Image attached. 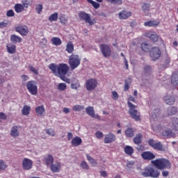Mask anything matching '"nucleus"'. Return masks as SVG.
Returning a JSON list of instances; mask_svg holds the SVG:
<instances>
[{
    "label": "nucleus",
    "mask_w": 178,
    "mask_h": 178,
    "mask_svg": "<svg viewBox=\"0 0 178 178\" xmlns=\"http://www.w3.org/2000/svg\"><path fill=\"white\" fill-rule=\"evenodd\" d=\"M26 88L31 94V95H37L38 93V86H37V82L34 81H29L26 83Z\"/></svg>",
    "instance_id": "nucleus-7"
},
{
    "label": "nucleus",
    "mask_w": 178,
    "mask_h": 178,
    "mask_svg": "<svg viewBox=\"0 0 178 178\" xmlns=\"http://www.w3.org/2000/svg\"><path fill=\"white\" fill-rule=\"evenodd\" d=\"M47 134H48L49 136H51V137H54L55 136V131H54V129H47L45 130Z\"/></svg>",
    "instance_id": "nucleus-51"
},
{
    "label": "nucleus",
    "mask_w": 178,
    "mask_h": 178,
    "mask_svg": "<svg viewBox=\"0 0 178 178\" xmlns=\"http://www.w3.org/2000/svg\"><path fill=\"white\" fill-rule=\"evenodd\" d=\"M127 104L129 108V113L131 118L132 119H134V120H136V122H140L141 119L140 118V113L138 112V111H137V109H136L137 106L130 102H128Z\"/></svg>",
    "instance_id": "nucleus-5"
},
{
    "label": "nucleus",
    "mask_w": 178,
    "mask_h": 178,
    "mask_svg": "<svg viewBox=\"0 0 178 178\" xmlns=\"http://www.w3.org/2000/svg\"><path fill=\"white\" fill-rule=\"evenodd\" d=\"M10 41L13 44H17V42H22V38L20 36H17L16 35H11L10 36Z\"/></svg>",
    "instance_id": "nucleus-32"
},
{
    "label": "nucleus",
    "mask_w": 178,
    "mask_h": 178,
    "mask_svg": "<svg viewBox=\"0 0 178 178\" xmlns=\"http://www.w3.org/2000/svg\"><path fill=\"white\" fill-rule=\"evenodd\" d=\"M116 141V135L113 133H108L105 135L104 143V144H112Z\"/></svg>",
    "instance_id": "nucleus-13"
},
{
    "label": "nucleus",
    "mask_w": 178,
    "mask_h": 178,
    "mask_svg": "<svg viewBox=\"0 0 178 178\" xmlns=\"http://www.w3.org/2000/svg\"><path fill=\"white\" fill-rule=\"evenodd\" d=\"M6 169V163L3 160H0V172Z\"/></svg>",
    "instance_id": "nucleus-50"
},
{
    "label": "nucleus",
    "mask_w": 178,
    "mask_h": 178,
    "mask_svg": "<svg viewBox=\"0 0 178 178\" xmlns=\"http://www.w3.org/2000/svg\"><path fill=\"white\" fill-rule=\"evenodd\" d=\"M112 98L114 99V101H118L119 99V95L118 94V92L116 91H113L112 92Z\"/></svg>",
    "instance_id": "nucleus-55"
},
{
    "label": "nucleus",
    "mask_w": 178,
    "mask_h": 178,
    "mask_svg": "<svg viewBox=\"0 0 178 178\" xmlns=\"http://www.w3.org/2000/svg\"><path fill=\"white\" fill-rule=\"evenodd\" d=\"M66 51L68 52V54H72L73 51H74V46L71 41L67 44Z\"/></svg>",
    "instance_id": "nucleus-36"
},
{
    "label": "nucleus",
    "mask_w": 178,
    "mask_h": 178,
    "mask_svg": "<svg viewBox=\"0 0 178 178\" xmlns=\"http://www.w3.org/2000/svg\"><path fill=\"white\" fill-rule=\"evenodd\" d=\"M90 3L93 6V8H95V9H98V8H99V3H97V2L93 1Z\"/></svg>",
    "instance_id": "nucleus-59"
},
{
    "label": "nucleus",
    "mask_w": 178,
    "mask_h": 178,
    "mask_svg": "<svg viewBox=\"0 0 178 178\" xmlns=\"http://www.w3.org/2000/svg\"><path fill=\"white\" fill-rule=\"evenodd\" d=\"M177 113V108L175 106L168 107L167 109V113L168 116H173Z\"/></svg>",
    "instance_id": "nucleus-29"
},
{
    "label": "nucleus",
    "mask_w": 178,
    "mask_h": 178,
    "mask_svg": "<svg viewBox=\"0 0 178 178\" xmlns=\"http://www.w3.org/2000/svg\"><path fill=\"white\" fill-rule=\"evenodd\" d=\"M162 176L163 177H168V176H169V171H163Z\"/></svg>",
    "instance_id": "nucleus-63"
},
{
    "label": "nucleus",
    "mask_w": 178,
    "mask_h": 178,
    "mask_svg": "<svg viewBox=\"0 0 178 178\" xmlns=\"http://www.w3.org/2000/svg\"><path fill=\"white\" fill-rule=\"evenodd\" d=\"M141 156L144 161H152L156 158L155 154L149 151L142 152Z\"/></svg>",
    "instance_id": "nucleus-15"
},
{
    "label": "nucleus",
    "mask_w": 178,
    "mask_h": 178,
    "mask_svg": "<svg viewBox=\"0 0 178 178\" xmlns=\"http://www.w3.org/2000/svg\"><path fill=\"white\" fill-rule=\"evenodd\" d=\"M68 63L72 70L74 69H77L79 66H80V63H81V58L77 54H72L69 57Z\"/></svg>",
    "instance_id": "nucleus-4"
},
{
    "label": "nucleus",
    "mask_w": 178,
    "mask_h": 178,
    "mask_svg": "<svg viewBox=\"0 0 178 178\" xmlns=\"http://www.w3.org/2000/svg\"><path fill=\"white\" fill-rule=\"evenodd\" d=\"M131 11H127V10H122L119 13L118 16L120 19V20H126V19H129V17H131Z\"/></svg>",
    "instance_id": "nucleus-16"
},
{
    "label": "nucleus",
    "mask_w": 178,
    "mask_h": 178,
    "mask_svg": "<svg viewBox=\"0 0 178 178\" xmlns=\"http://www.w3.org/2000/svg\"><path fill=\"white\" fill-rule=\"evenodd\" d=\"M35 10L38 15L42 12V5L38 4L35 7Z\"/></svg>",
    "instance_id": "nucleus-52"
},
{
    "label": "nucleus",
    "mask_w": 178,
    "mask_h": 178,
    "mask_svg": "<svg viewBox=\"0 0 178 178\" xmlns=\"http://www.w3.org/2000/svg\"><path fill=\"white\" fill-rule=\"evenodd\" d=\"M71 88L72 90H79L80 88V83H79L78 80H74L71 83Z\"/></svg>",
    "instance_id": "nucleus-38"
},
{
    "label": "nucleus",
    "mask_w": 178,
    "mask_h": 178,
    "mask_svg": "<svg viewBox=\"0 0 178 178\" xmlns=\"http://www.w3.org/2000/svg\"><path fill=\"white\" fill-rule=\"evenodd\" d=\"M21 79H22V81H27L29 79V76L27 75H22Z\"/></svg>",
    "instance_id": "nucleus-64"
},
{
    "label": "nucleus",
    "mask_w": 178,
    "mask_h": 178,
    "mask_svg": "<svg viewBox=\"0 0 178 178\" xmlns=\"http://www.w3.org/2000/svg\"><path fill=\"white\" fill-rule=\"evenodd\" d=\"M29 69L34 74H38V70L35 69L33 65H29Z\"/></svg>",
    "instance_id": "nucleus-57"
},
{
    "label": "nucleus",
    "mask_w": 178,
    "mask_h": 178,
    "mask_svg": "<svg viewBox=\"0 0 178 178\" xmlns=\"http://www.w3.org/2000/svg\"><path fill=\"white\" fill-rule=\"evenodd\" d=\"M6 114H5V113L0 112V119H1L2 120H6Z\"/></svg>",
    "instance_id": "nucleus-60"
},
{
    "label": "nucleus",
    "mask_w": 178,
    "mask_h": 178,
    "mask_svg": "<svg viewBox=\"0 0 178 178\" xmlns=\"http://www.w3.org/2000/svg\"><path fill=\"white\" fill-rule=\"evenodd\" d=\"M67 137L68 141H70V140H72V138H73V134L72 132H68Z\"/></svg>",
    "instance_id": "nucleus-61"
},
{
    "label": "nucleus",
    "mask_w": 178,
    "mask_h": 178,
    "mask_svg": "<svg viewBox=\"0 0 178 178\" xmlns=\"http://www.w3.org/2000/svg\"><path fill=\"white\" fill-rule=\"evenodd\" d=\"M81 143H83V140L79 136L74 137L71 141L72 147H79V145H81Z\"/></svg>",
    "instance_id": "nucleus-21"
},
{
    "label": "nucleus",
    "mask_w": 178,
    "mask_h": 178,
    "mask_svg": "<svg viewBox=\"0 0 178 178\" xmlns=\"http://www.w3.org/2000/svg\"><path fill=\"white\" fill-rule=\"evenodd\" d=\"M78 16L81 22L88 23L90 26H94V24L97 23V20H95V19H91V16L84 11H80L78 14Z\"/></svg>",
    "instance_id": "nucleus-6"
},
{
    "label": "nucleus",
    "mask_w": 178,
    "mask_h": 178,
    "mask_svg": "<svg viewBox=\"0 0 178 178\" xmlns=\"http://www.w3.org/2000/svg\"><path fill=\"white\" fill-rule=\"evenodd\" d=\"M72 109L73 111H74V112H80L83 111V109H84V106L80 105H75L73 106Z\"/></svg>",
    "instance_id": "nucleus-46"
},
{
    "label": "nucleus",
    "mask_w": 178,
    "mask_h": 178,
    "mask_svg": "<svg viewBox=\"0 0 178 178\" xmlns=\"http://www.w3.org/2000/svg\"><path fill=\"white\" fill-rule=\"evenodd\" d=\"M143 177L158 178L161 175L159 170L152 166H147L144 168V172L141 173Z\"/></svg>",
    "instance_id": "nucleus-3"
},
{
    "label": "nucleus",
    "mask_w": 178,
    "mask_h": 178,
    "mask_svg": "<svg viewBox=\"0 0 178 178\" xmlns=\"http://www.w3.org/2000/svg\"><path fill=\"white\" fill-rule=\"evenodd\" d=\"M8 26V23L6 22H0V29H3Z\"/></svg>",
    "instance_id": "nucleus-62"
},
{
    "label": "nucleus",
    "mask_w": 178,
    "mask_h": 178,
    "mask_svg": "<svg viewBox=\"0 0 178 178\" xmlns=\"http://www.w3.org/2000/svg\"><path fill=\"white\" fill-rule=\"evenodd\" d=\"M10 136H12V137H19V130L17 126H14L11 128Z\"/></svg>",
    "instance_id": "nucleus-33"
},
{
    "label": "nucleus",
    "mask_w": 178,
    "mask_h": 178,
    "mask_svg": "<svg viewBox=\"0 0 178 178\" xmlns=\"http://www.w3.org/2000/svg\"><path fill=\"white\" fill-rule=\"evenodd\" d=\"M124 151L127 155L131 156L134 154V149L131 146L127 145L124 148Z\"/></svg>",
    "instance_id": "nucleus-28"
},
{
    "label": "nucleus",
    "mask_w": 178,
    "mask_h": 178,
    "mask_svg": "<svg viewBox=\"0 0 178 178\" xmlns=\"http://www.w3.org/2000/svg\"><path fill=\"white\" fill-rule=\"evenodd\" d=\"M151 163L156 168L159 170H163L165 169H170L172 168V163L166 159H156V160H152Z\"/></svg>",
    "instance_id": "nucleus-2"
},
{
    "label": "nucleus",
    "mask_w": 178,
    "mask_h": 178,
    "mask_svg": "<svg viewBox=\"0 0 178 178\" xmlns=\"http://www.w3.org/2000/svg\"><path fill=\"white\" fill-rule=\"evenodd\" d=\"M159 21L149 20L144 23L145 27H158L159 26Z\"/></svg>",
    "instance_id": "nucleus-20"
},
{
    "label": "nucleus",
    "mask_w": 178,
    "mask_h": 178,
    "mask_svg": "<svg viewBox=\"0 0 178 178\" xmlns=\"http://www.w3.org/2000/svg\"><path fill=\"white\" fill-rule=\"evenodd\" d=\"M148 144L149 147L154 148V149H156L157 151H165V148H163V145L161 142H155L154 139H149L148 140Z\"/></svg>",
    "instance_id": "nucleus-10"
},
{
    "label": "nucleus",
    "mask_w": 178,
    "mask_h": 178,
    "mask_svg": "<svg viewBox=\"0 0 178 178\" xmlns=\"http://www.w3.org/2000/svg\"><path fill=\"white\" fill-rule=\"evenodd\" d=\"M49 69L54 76H58L60 79H64L69 72V65L66 63H60L58 65L51 63L49 65Z\"/></svg>",
    "instance_id": "nucleus-1"
},
{
    "label": "nucleus",
    "mask_w": 178,
    "mask_h": 178,
    "mask_svg": "<svg viewBox=\"0 0 178 178\" xmlns=\"http://www.w3.org/2000/svg\"><path fill=\"white\" fill-rule=\"evenodd\" d=\"M130 84H131V78L124 80V91H128V90L130 88Z\"/></svg>",
    "instance_id": "nucleus-37"
},
{
    "label": "nucleus",
    "mask_w": 178,
    "mask_h": 178,
    "mask_svg": "<svg viewBox=\"0 0 178 178\" xmlns=\"http://www.w3.org/2000/svg\"><path fill=\"white\" fill-rule=\"evenodd\" d=\"M164 137H172L173 136V132L170 129L165 130L162 132Z\"/></svg>",
    "instance_id": "nucleus-45"
},
{
    "label": "nucleus",
    "mask_w": 178,
    "mask_h": 178,
    "mask_svg": "<svg viewBox=\"0 0 178 178\" xmlns=\"http://www.w3.org/2000/svg\"><path fill=\"white\" fill-rule=\"evenodd\" d=\"M133 141L136 145L141 144V143H143V134H138L136 137L134 138Z\"/></svg>",
    "instance_id": "nucleus-26"
},
{
    "label": "nucleus",
    "mask_w": 178,
    "mask_h": 178,
    "mask_svg": "<svg viewBox=\"0 0 178 178\" xmlns=\"http://www.w3.org/2000/svg\"><path fill=\"white\" fill-rule=\"evenodd\" d=\"M86 158H87L88 162L90 163V165H92V166H97V161H95V159H92V157H91V156L87 154Z\"/></svg>",
    "instance_id": "nucleus-41"
},
{
    "label": "nucleus",
    "mask_w": 178,
    "mask_h": 178,
    "mask_svg": "<svg viewBox=\"0 0 178 178\" xmlns=\"http://www.w3.org/2000/svg\"><path fill=\"white\" fill-rule=\"evenodd\" d=\"M6 16L8 17H13V16H15V12L13 11V10H8L6 13Z\"/></svg>",
    "instance_id": "nucleus-56"
},
{
    "label": "nucleus",
    "mask_w": 178,
    "mask_h": 178,
    "mask_svg": "<svg viewBox=\"0 0 178 178\" xmlns=\"http://www.w3.org/2000/svg\"><path fill=\"white\" fill-rule=\"evenodd\" d=\"M33 168V161L30 159L25 158L22 160V168L24 170H30Z\"/></svg>",
    "instance_id": "nucleus-14"
},
{
    "label": "nucleus",
    "mask_w": 178,
    "mask_h": 178,
    "mask_svg": "<svg viewBox=\"0 0 178 178\" xmlns=\"http://www.w3.org/2000/svg\"><path fill=\"white\" fill-rule=\"evenodd\" d=\"M6 48L7 52H8V54H13L16 53V45L12 43H8L6 44Z\"/></svg>",
    "instance_id": "nucleus-22"
},
{
    "label": "nucleus",
    "mask_w": 178,
    "mask_h": 178,
    "mask_svg": "<svg viewBox=\"0 0 178 178\" xmlns=\"http://www.w3.org/2000/svg\"><path fill=\"white\" fill-rule=\"evenodd\" d=\"M164 101L167 105H173L175 104V97L170 95H166L164 97Z\"/></svg>",
    "instance_id": "nucleus-24"
},
{
    "label": "nucleus",
    "mask_w": 178,
    "mask_h": 178,
    "mask_svg": "<svg viewBox=\"0 0 178 178\" xmlns=\"http://www.w3.org/2000/svg\"><path fill=\"white\" fill-rule=\"evenodd\" d=\"M15 31L19 33L20 35H22V37H26V35L29 34V27L26 26L18 25L15 27Z\"/></svg>",
    "instance_id": "nucleus-12"
},
{
    "label": "nucleus",
    "mask_w": 178,
    "mask_h": 178,
    "mask_svg": "<svg viewBox=\"0 0 178 178\" xmlns=\"http://www.w3.org/2000/svg\"><path fill=\"white\" fill-rule=\"evenodd\" d=\"M110 3H113V5H122L123 3V1L122 0H106Z\"/></svg>",
    "instance_id": "nucleus-47"
},
{
    "label": "nucleus",
    "mask_w": 178,
    "mask_h": 178,
    "mask_svg": "<svg viewBox=\"0 0 178 178\" xmlns=\"http://www.w3.org/2000/svg\"><path fill=\"white\" fill-rule=\"evenodd\" d=\"M62 168V164L60 162H56L55 163H52L50 165L51 170L53 173H59L60 172V169Z\"/></svg>",
    "instance_id": "nucleus-18"
},
{
    "label": "nucleus",
    "mask_w": 178,
    "mask_h": 178,
    "mask_svg": "<svg viewBox=\"0 0 178 178\" xmlns=\"http://www.w3.org/2000/svg\"><path fill=\"white\" fill-rule=\"evenodd\" d=\"M51 42L53 45H56V47H58L59 45H62V40H60L58 37H54L51 39Z\"/></svg>",
    "instance_id": "nucleus-30"
},
{
    "label": "nucleus",
    "mask_w": 178,
    "mask_h": 178,
    "mask_svg": "<svg viewBox=\"0 0 178 178\" xmlns=\"http://www.w3.org/2000/svg\"><path fill=\"white\" fill-rule=\"evenodd\" d=\"M98 86V81L95 79H90L86 81V88L88 91L95 90Z\"/></svg>",
    "instance_id": "nucleus-9"
},
{
    "label": "nucleus",
    "mask_w": 178,
    "mask_h": 178,
    "mask_svg": "<svg viewBox=\"0 0 178 178\" xmlns=\"http://www.w3.org/2000/svg\"><path fill=\"white\" fill-rule=\"evenodd\" d=\"M145 37H147V38H149L152 41H154V42H156L158 41L159 36H158V34L154 31H149L145 34Z\"/></svg>",
    "instance_id": "nucleus-17"
},
{
    "label": "nucleus",
    "mask_w": 178,
    "mask_h": 178,
    "mask_svg": "<svg viewBox=\"0 0 178 178\" xmlns=\"http://www.w3.org/2000/svg\"><path fill=\"white\" fill-rule=\"evenodd\" d=\"M43 162H44L46 166H51L54 163V156L51 154L45 156Z\"/></svg>",
    "instance_id": "nucleus-19"
},
{
    "label": "nucleus",
    "mask_w": 178,
    "mask_h": 178,
    "mask_svg": "<svg viewBox=\"0 0 178 178\" xmlns=\"http://www.w3.org/2000/svg\"><path fill=\"white\" fill-rule=\"evenodd\" d=\"M86 112L87 115L90 116V118H95V111L94 110V107L88 106L86 108Z\"/></svg>",
    "instance_id": "nucleus-27"
},
{
    "label": "nucleus",
    "mask_w": 178,
    "mask_h": 178,
    "mask_svg": "<svg viewBox=\"0 0 178 178\" xmlns=\"http://www.w3.org/2000/svg\"><path fill=\"white\" fill-rule=\"evenodd\" d=\"M140 48L144 52L149 51V44L148 43H142Z\"/></svg>",
    "instance_id": "nucleus-44"
},
{
    "label": "nucleus",
    "mask_w": 178,
    "mask_h": 178,
    "mask_svg": "<svg viewBox=\"0 0 178 178\" xmlns=\"http://www.w3.org/2000/svg\"><path fill=\"white\" fill-rule=\"evenodd\" d=\"M171 83L173 86H178V72L175 71L171 76Z\"/></svg>",
    "instance_id": "nucleus-25"
},
{
    "label": "nucleus",
    "mask_w": 178,
    "mask_h": 178,
    "mask_svg": "<svg viewBox=\"0 0 178 178\" xmlns=\"http://www.w3.org/2000/svg\"><path fill=\"white\" fill-rule=\"evenodd\" d=\"M150 6H151V5H149L148 3H145L142 7L143 12H145V13L148 12L149 10Z\"/></svg>",
    "instance_id": "nucleus-53"
},
{
    "label": "nucleus",
    "mask_w": 178,
    "mask_h": 178,
    "mask_svg": "<svg viewBox=\"0 0 178 178\" xmlns=\"http://www.w3.org/2000/svg\"><path fill=\"white\" fill-rule=\"evenodd\" d=\"M97 138H102L104 137V134L99 131H97L95 134Z\"/></svg>",
    "instance_id": "nucleus-58"
},
{
    "label": "nucleus",
    "mask_w": 178,
    "mask_h": 178,
    "mask_svg": "<svg viewBox=\"0 0 178 178\" xmlns=\"http://www.w3.org/2000/svg\"><path fill=\"white\" fill-rule=\"evenodd\" d=\"M81 168H82V169H84L85 170H88V169H90L88 164H87V162L86 161H82L81 163Z\"/></svg>",
    "instance_id": "nucleus-49"
},
{
    "label": "nucleus",
    "mask_w": 178,
    "mask_h": 178,
    "mask_svg": "<svg viewBox=\"0 0 178 178\" xmlns=\"http://www.w3.org/2000/svg\"><path fill=\"white\" fill-rule=\"evenodd\" d=\"M35 112L38 115V116H42L44 115V112H45V108H44V106H38L35 108Z\"/></svg>",
    "instance_id": "nucleus-31"
},
{
    "label": "nucleus",
    "mask_w": 178,
    "mask_h": 178,
    "mask_svg": "<svg viewBox=\"0 0 178 178\" xmlns=\"http://www.w3.org/2000/svg\"><path fill=\"white\" fill-rule=\"evenodd\" d=\"M159 113H161V110L159 108L154 110V114L150 117V121L152 122V120H155V118H158V116H159Z\"/></svg>",
    "instance_id": "nucleus-39"
},
{
    "label": "nucleus",
    "mask_w": 178,
    "mask_h": 178,
    "mask_svg": "<svg viewBox=\"0 0 178 178\" xmlns=\"http://www.w3.org/2000/svg\"><path fill=\"white\" fill-rule=\"evenodd\" d=\"M58 13H54L49 17V22H57L58 21Z\"/></svg>",
    "instance_id": "nucleus-42"
},
{
    "label": "nucleus",
    "mask_w": 178,
    "mask_h": 178,
    "mask_svg": "<svg viewBox=\"0 0 178 178\" xmlns=\"http://www.w3.org/2000/svg\"><path fill=\"white\" fill-rule=\"evenodd\" d=\"M14 9L16 12V13H20L24 10V6H23L22 4L17 3L14 6Z\"/></svg>",
    "instance_id": "nucleus-35"
},
{
    "label": "nucleus",
    "mask_w": 178,
    "mask_h": 178,
    "mask_svg": "<svg viewBox=\"0 0 178 178\" xmlns=\"http://www.w3.org/2000/svg\"><path fill=\"white\" fill-rule=\"evenodd\" d=\"M30 111H31V108L30 107V106L24 105L22 110V115H24V116H27L28 115H30Z\"/></svg>",
    "instance_id": "nucleus-34"
},
{
    "label": "nucleus",
    "mask_w": 178,
    "mask_h": 178,
    "mask_svg": "<svg viewBox=\"0 0 178 178\" xmlns=\"http://www.w3.org/2000/svg\"><path fill=\"white\" fill-rule=\"evenodd\" d=\"M125 136H127V137H134V131L133 130V129L131 128H128L126 131H125Z\"/></svg>",
    "instance_id": "nucleus-40"
},
{
    "label": "nucleus",
    "mask_w": 178,
    "mask_h": 178,
    "mask_svg": "<svg viewBox=\"0 0 178 178\" xmlns=\"http://www.w3.org/2000/svg\"><path fill=\"white\" fill-rule=\"evenodd\" d=\"M67 86L65 83H60L57 86V90L58 91H65L66 90Z\"/></svg>",
    "instance_id": "nucleus-43"
},
{
    "label": "nucleus",
    "mask_w": 178,
    "mask_h": 178,
    "mask_svg": "<svg viewBox=\"0 0 178 178\" xmlns=\"http://www.w3.org/2000/svg\"><path fill=\"white\" fill-rule=\"evenodd\" d=\"M149 55L152 60H158L161 55V49L159 47H152L149 51Z\"/></svg>",
    "instance_id": "nucleus-11"
},
{
    "label": "nucleus",
    "mask_w": 178,
    "mask_h": 178,
    "mask_svg": "<svg viewBox=\"0 0 178 178\" xmlns=\"http://www.w3.org/2000/svg\"><path fill=\"white\" fill-rule=\"evenodd\" d=\"M152 71V68L149 65H146L144 67V72L145 74L151 73Z\"/></svg>",
    "instance_id": "nucleus-54"
},
{
    "label": "nucleus",
    "mask_w": 178,
    "mask_h": 178,
    "mask_svg": "<svg viewBox=\"0 0 178 178\" xmlns=\"http://www.w3.org/2000/svg\"><path fill=\"white\" fill-rule=\"evenodd\" d=\"M100 51L104 58H109L112 55V50L108 44H101L99 45Z\"/></svg>",
    "instance_id": "nucleus-8"
},
{
    "label": "nucleus",
    "mask_w": 178,
    "mask_h": 178,
    "mask_svg": "<svg viewBox=\"0 0 178 178\" xmlns=\"http://www.w3.org/2000/svg\"><path fill=\"white\" fill-rule=\"evenodd\" d=\"M170 127L172 130H176L178 131V118H173L172 119V122L170 124Z\"/></svg>",
    "instance_id": "nucleus-23"
},
{
    "label": "nucleus",
    "mask_w": 178,
    "mask_h": 178,
    "mask_svg": "<svg viewBox=\"0 0 178 178\" xmlns=\"http://www.w3.org/2000/svg\"><path fill=\"white\" fill-rule=\"evenodd\" d=\"M59 19L61 24H66L67 23V17L65 15H62Z\"/></svg>",
    "instance_id": "nucleus-48"
}]
</instances>
